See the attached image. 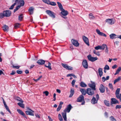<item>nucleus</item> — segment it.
Returning a JSON list of instances; mask_svg holds the SVG:
<instances>
[{
  "mask_svg": "<svg viewBox=\"0 0 121 121\" xmlns=\"http://www.w3.org/2000/svg\"><path fill=\"white\" fill-rule=\"evenodd\" d=\"M77 102H82L81 104L82 105H84L85 104L84 97L82 95H80L77 98Z\"/></svg>",
  "mask_w": 121,
  "mask_h": 121,
  "instance_id": "f257e3e1",
  "label": "nucleus"
},
{
  "mask_svg": "<svg viewBox=\"0 0 121 121\" xmlns=\"http://www.w3.org/2000/svg\"><path fill=\"white\" fill-rule=\"evenodd\" d=\"M3 13L4 16L9 17L11 15V13L10 10H6L4 11L3 12Z\"/></svg>",
  "mask_w": 121,
  "mask_h": 121,
  "instance_id": "f03ea898",
  "label": "nucleus"
},
{
  "mask_svg": "<svg viewBox=\"0 0 121 121\" xmlns=\"http://www.w3.org/2000/svg\"><path fill=\"white\" fill-rule=\"evenodd\" d=\"M87 57L89 60L91 62H94L98 59L97 57H92L91 54H89L87 56Z\"/></svg>",
  "mask_w": 121,
  "mask_h": 121,
  "instance_id": "7ed1b4c3",
  "label": "nucleus"
},
{
  "mask_svg": "<svg viewBox=\"0 0 121 121\" xmlns=\"http://www.w3.org/2000/svg\"><path fill=\"white\" fill-rule=\"evenodd\" d=\"M46 12L50 17L53 18L55 17V13L53 12L50 10H46Z\"/></svg>",
  "mask_w": 121,
  "mask_h": 121,
  "instance_id": "20e7f679",
  "label": "nucleus"
},
{
  "mask_svg": "<svg viewBox=\"0 0 121 121\" xmlns=\"http://www.w3.org/2000/svg\"><path fill=\"white\" fill-rule=\"evenodd\" d=\"M93 91L91 88H88L86 89L87 94L89 95L92 96L94 94Z\"/></svg>",
  "mask_w": 121,
  "mask_h": 121,
  "instance_id": "39448f33",
  "label": "nucleus"
},
{
  "mask_svg": "<svg viewBox=\"0 0 121 121\" xmlns=\"http://www.w3.org/2000/svg\"><path fill=\"white\" fill-rule=\"evenodd\" d=\"M111 100L110 104L111 105L117 104H119V103L118 101L115 98H112Z\"/></svg>",
  "mask_w": 121,
  "mask_h": 121,
  "instance_id": "423d86ee",
  "label": "nucleus"
},
{
  "mask_svg": "<svg viewBox=\"0 0 121 121\" xmlns=\"http://www.w3.org/2000/svg\"><path fill=\"white\" fill-rule=\"evenodd\" d=\"M61 65L64 68L67 69L72 70L73 69L72 67L68 66L66 64L62 63H61Z\"/></svg>",
  "mask_w": 121,
  "mask_h": 121,
  "instance_id": "0eeeda50",
  "label": "nucleus"
},
{
  "mask_svg": "<svg viewBox=\"0 0 121 121\" xmlns=\"http://www.w3.org/2000/svg\"><path fill=\"white\" fill-rule=\"evenodd\" d=\"M82 38L85 43L88 46H89L90 44L88 38L84 35L82 36Z\"/></svg>",
  "mask_w": 121,
  "mask_h": 121,
  "instance_id": "6e6552de",
  "label": "nucleus"
},
{
  "mask_svg": "<svg viewBox=\"0 0 121 121\" xmlns=\"http://www.w3.org/2000/svg\"><path fill=\"white\" fill-rule=\"evenodd\" d=\"M82 64L83 67L85 69L88 68V64L87 60H83Z\"/></svg>",
  "mask_w": 121,
  "mask_h": 121,
  "instance_id": "1a4fd4ad",
  "label": "nucleus"
},
{
  "mask_svg": "<svg viewBox=\"0 0 121 121\" xmlns=\"http://www.w3.org/2000/svg\"><path fill=\"white\" fill-rule=\"evenodd\" d=\"M89 86L93 90H96L95 85L94 82H92V83H89L88 84Z\"/></svg>",
  "mask_w": 121,
  "mask_h": 121,
  "instance_id": "9d476101",
  "label": "nucleus"
},
{
  "mask_svg": "<svg viewBox=\"0 0 121 121\" xmlns=\"http://www.w3.org/2000/svg\"><path fill=\"white\" fill-rule=\"evenodd\" d=\"M60 10L61 11V13L63 16H66L68 14V12L66 10H65L63 8Z\"/></svg>",
  "mask_w": 121,
  "mask_h": 121,
  "instance_id": "9b49d317",
  "label": "nucleus"
},
{
  "mask_svg": "<svg viewBox=\"0 0 121 121\" xmlns=\"http://www.w3.org/2000/svg\"><path fill=\"white\" fill-rule=\"evenodd\" d=\"M71 42L72 44L74 45L76 47H78L79 45V44L78 43V41L74 40L73 39H72L71 40Z\"/></svg>",
  "mask_w": 121,
  "mask_h": 121,
  "instance_id": "f8f14e48",
  "label": "nucleus"
},
{
  "mask_svg": "<svg viewBox=\"0 0 121 121\" xmlns=\"http://www.w3.org/2000/svg\"><path fill=\"white\" fill-rule=\"evenodd\" d=\"M72 108V107L71 104H69L67 106V108L64 110V112H69Z\"/></svg>",
  "mask_w": 121,
  "mask_h": 121,
  "instance_id": "ddd939ff",
  "label": "nucleus"
},
{
  "mask_svg": "<svg viewBox=\"0 0 121 121\" xmlns=\"http://www.w3.org/2000/svg\"><path fill=\"white\" fill-rule=\"evenodd\" d=\"M45 62V61L42 59H40L38 60L37 62V63L39 65H43L44 64Z\"/></svg>",
  "mask_w": 121,
  "mask_h": 121,
  "instance_id": "4468645a",
  "label": "nucleus"
},
{
  "mask_svg": "<svg viewBox=\"0 0 121 121\" xmlns=\"http://www.w3.org/2000/svg\"><path fill=\"white\" fill-rule=\"evenodd\" d=\"M99 89L101 93H103L105 92V88L104 86L102 84H101L100 85Z\"/></svg>",
  "mask_w": 121,
  "mask_h": 121,
  "instance_id": "2eb2a0df",
  "label": "nucleus"
},
{
  "mask_svg": "<svg viewBox=\"0 0 121 121\" xmlns=\"http://www.w3.org/2000/svg\"><path fill=\"white\" fill-rule=\"evenodd\" d=\"M96 30L97 33L100 36H103L105 37L107 36L105 34L100 32V31L99 30L97 29Z\"/></svg>",
  "mask_w": 121,
  "mask_h": 121,
  "instance_id": "dca6fc26",
  "label": "nucleus"
},
{
  "mask_svg": "<svg viewBox=\"0 0 121 121\" xmlns=\"http://www.w3.org/2000/svg\"><path fill=\"white\" fill-rule=\"evenodd\" d=\"M17 111L19 114L22 115L24 117L26 118V115L20 109H17Z\"/></svg>",
  "mask_w": 121,
  "mask_h": 121,
  "instance_id": "f3484780",
  "label": "nucleus"
},
{
  "mask_svg": "<svg viewBox=\"0 0 121 121\" xmlns=\"http://www.w3.org/2000/svg\"><path fill=\"white\" fill-rule=\"evenodd\" d=\"M110 38L111 39H114L117 38V35H116L115 34L112 33L109 35Z\"/></svg>",
  "mask_w": 121,
  "mask_h": 121,
  "instance_id": "a211bd4d",
  "label": "nucleus"
},
{
  "mask_svg": "<svg viewBox=\"0 0 121 121\" xmlns=\"http://www.w3.org/2000/svg\"><path fill=\"white\" fill-rule=\"evenodd\" d=\"M3 103L4 104V105L5 108L6 109V110L8 111L10 114H11V111L9 110L8 107V106L6 104V103L5 102V101L4 99V101H3Z\"/></svg>",
  "mask_w": 121,
  "mask_h": 121,
  "instance_id": "6ab92c4d",
  "label": "nucleus"
},
{
  "mask_svg": "<svg viewBox=\"0 0 121 121\" xmlns=\"http://www.w3.org/2000/svg\"><path fill=\"white\" fill-rule=\"evenodd\" d=\"M3 29L5 32H8L9 31V27L6 25H4L2 27Z\"/></svg>",
  "mask_w": 121,
  "mask_h": 121,
  "instance_id": "aec40b11",
  "label": "nucleus"
},
{
  "mask_svg": "<svg viewBox=\"0 0 121 121\" xmlns=\"http://www.w3.org/2000/svg\"><path fill=\"white\" fill-rule=\"evenodd\" d=\"M98 100L96 99L95 97H93L91 100V103L93 104H94L97 103Z\"/></svg>",
  "mask_w": 121,
  "mask_h": 121,
  "instance_id": "412c9836",
  "label": "nucleus"
},
{
  "mask_svg": "<svg viewBox=\"0 0 121 121\" xmlns=\"http://www.w3.org/2000/svg\"><path fill=\"white\" fill-rule=\"evenodd\" d=\"M106 22L112 25L114 24V22L111 19H107L106 20Z\"/></svg>",
  "mask_w": 121,
  "mask_h": 121,
  "instance_id": "4be33fe9",
  "label": "nucleus"
},
{
  "mask_svg": "<svg viewBox=\"0 0 121 121\" xmlns=\"http://www.w3.org/2000/svg\"><path fill=\"white\" fill-rule=\"evenodd\" d=\"M80 91L82 93V95H85L87 93V91L84 89H81L80 90Z\"/></svg>",
  "mask_w": 121,
  "mask_h": 121,
  "instance_id": "5701e85b",
  "label": "nucleus"
},
{
  "mask_svg": "<svg viewBox=\"0 0 121 121\" xmlns=\"http://www.w3.org/2000/svg\"><path fill=\"white\" fill-rule=\"evenodd\" d=\"M62 114L64 120L65 121H66L67 117L66 115V112H62Z\"/></svg>",
  "mask_w": 121,
  "mask_h": 121,
  "instance_id": "b1692460",
  "label": "nucleus"
},
{
  "mask_svg": "<svg viewBox=\"0 0 121 121\" xmlns=\"http://www.w3.org/2000/svg\"><path fill=\"white\" fill-rule=\"evenodd\" d=\"M19 5L21 6H23L24 5V0H19L18 2Z\"/></svg>",
  "mask_w": 121,
  "mask_h": 121,
  "instance_id": "393cba45",
  "label": "nucleus"
},
{
  "mask_svg": "<svg viewBox=\"0 0 121 121\" xmlns=\"http://www.w3.org/2000/svg\"><path fill=\"white\" fill-rule=\"evenodd\" d=\"M26 113L27 115H29L32 116H34V114L33 113L34 112H32V111H26Z\"/></svg>",
  "mask_w": 121,
  "mask_h": 121,
  "instance_id": "a878e982",
  "label": "nucleus"
},
{
  "mask_svg": "<svg viewBox=\"0 0 121 121\" xmlns=\"http://www.w3.org/2000/svg\"><path fill=\"white\" fill-rule=\"evenodd\" d=\"M98 72L99 75L100 77L102 76L103 75L102 69L101 68H99L98 69Z\"/></svg>",
  "mask_w": 121,
  "mask_h": 121,
  "instance_id": "bb28decb",
  "label": "nucleus"
},
{
  "mask_svg": "<svg viewBox=\"0 0 121 121\" xmlns=\"http://www.w3.org/2000/svg\"><path fill=\"white\" fill-rule=\"evenodd\" d=\"M18 0H17V2H16V0H15V1H13V2H15V3L12 5L9 8V9H13L14 6L16 4V3H18Z\"/></svg>",
  "mask_w": 121,
  "mask_h": 121,
  "instance_id": "cd10ccee",
  "label": "nucleus"
},
{
  "mask_svg": "<svg viewBox=\"0 0 121 121\" xmlns=\"http://www.w3.org/2000/svg\"><path fill=\"white\" fill-rule=\"evenodd\" d=\"M120 91V89L119 88H117L116 90L115 93V95L116 97L119 95Z\"/></svg>",
  "mask_w": 121,
  "mask_h": 121,
  "instance_id": "c85d7f7f",
  "label": "nucleus"
},
{
  "mask_svg": "<svg viewBox=\"0 0 121 121\" xmlns=\"http://www.w3.org/2000/svg\"><path fill=\"white\" fill-rule=\"evenodd\" d=\"M70 95H69V97H71L73 96V94L74 93V90L73 89H71L70 91Z\"/></svg>",
  "mask_w": 121,
  "mask_h": 121,
  "instance_id": "c756f323",
  "label": "nucleus"
},
{
  "mask_svg": "<svg viewBox=\"0 0 121 121\" xmlns=\"http://www.w3.org/2000/svg\"><path fill=\"white\" fill-rule=\"evenodd\" d=\"M104 104L107 106H110V103L109 102L106 100H105L104 101Z\"/></svg>",
  "mask_w": 121,
  "mask_h": 121,
  "instance_id": "7c9ffc66",
  "label": "nucleus"
},
{
  "mask_svg": "<svg viewBox=\"0 0 121 121\" xmlns=\"http://www.w3.org/2000/svg\"><path fill=\"white\" fill-rule=\"evenodd\" d=\"M80 85L82 87H85L87 86V85L83 82L80 83Z\"/></svg>",
  "mask_w": 121,
  "mask_h": 121,
  "instance_id": "2f4dec72",
  "label": "nucleus"
},
{
  "mask_svg": "<svg viewBox=\"0 0 121 121\" xmlns=\"http://www.w3.org/2000/svg\"><path fill=\"white\" fill-rule=\"evenodd\" d=\"M34 9V8L32 7H30L29 9L28 10L29 11L31 14L33 13Z\"/></svg>",
  "mask_w": 121,
  "mask_h": 121,
  "instance_id": "473e14b6",
  "label": "nucleus"
},
{
  "mask_svg": "<svg viewBox=\"0 0 121 121\" xmlns=\"http://www.w3.org/2000/svg\"><path fill=\"white\" fill-rule=\"evenodd\" d=\"M22 103H22L21 102V103L19 102L17 104L20 107L23 108H24L25 107V105Z\"/></svg>",
  "mask_w": 121,
  "mask_h": 121,
  "instance_id": "72a5a7b5",
  "label": "nucleus"
},
{
  "mask_svg": "<svg viewBox=\"0 0 121 121\" xmlns=\"http://www.w3.org/2000/svg\"><path fill=\"white\" fill-rule=\"evenodd\" d=\"M45 66L46 67L48 68V69L50 70H51L52 69V68L51 67V64L49 62H48V66L45 65Z\"/></svg>",
  "mask_w": 121,
  "mask_h": 121,
  "instance_id": "f704fd0d",
  "label": "nucleus"
},
{
  "mask_svg": "<svg viewBox=\"0 0 121 121\" xmlns=\"http://www.w3.org/2000/svg\"><path fill=\"white\" fill-rule=\"evenodd\" d=\"M121 79V77H119L117 79H115L114 81V84H115L116 82H118Z\"/></svg>",
  "mask_w": 121,
  "mask_h": 121,
  "instance_id": "c9c22d12",
  "label": "nucleus"
},
{
  "mask_svg": "<svg viewBox=\"0 0 121 121\" xmlns=\"http://www.w3.org/2000/svg\"><path fill=\"white\" fill-rule=\"evenodd\" d=\"M121 70V67H119L117 70L116 73L114 74V75H115L118 74Z\"/></svg>",
  "mask_w": 121,
  "mask_h": 121,
  "instance_id": "e433bc0d",
  "label": "nucleus"
},
{
  "mask_svg": "<svg viewBox=\"0 0 121 121\" xmlns=\"http://www.w3.org/2000/svg\"><path fill=\"white\" fill-rule=\"evenodd\" d=\"M93 52L94 54H96L98 56H100V54L99 53V52H97L95 50H93Z\"/></svg>",
  "mask_w": 121,
  "mask_h": 121,
  "instance_id": "4c0bfd02",
  "label": "nucleus"
},
{
  "mask_svg": "<svg viewBox=\"0 0 121 121\" xmlns=\"http://www.w3.org/2000/svg\"><path fill=\"white\" fill-rule=\"evenodd\" d=\"M16 99L18 101H20L22 103H23V101L19 97H17L16 98Z\"/></svg>",
  "mask_w": 121,
  "mask_h": 121,
  "instance_id": "58836bf2",
  "label": "nucleus"
},
{
  "mask_svg": "<svg viewBox=\"0 0 121 121\" xmlns=\"http://www.w3.org/2000/svg\"><path fill=\"white\" fill-rule=\"evenodd\" d=\"M57 3L58 4L60 10L63 9L61 3L59 2H57Z\"/></svg>",
  "mask_w": 121,
  "mask_h": 121,
  "instance_id": "ea45409f",
  "label": "nucleus"
},
{
  "mask_svg": "<svg viewBox=\"0 0 121 121\" xmlns=\"http://www.w3.org/2000/svg\"><path fill=\"white\" fill-rule=\"evenodd\" d=\"M89 18L90 19H94L95 17L93 16V14L92 13H90L89 14Z\"/></svg>",
  "mask_w": 121,
  "mask_h": 121,
  "instance_id": "a19ab883",
  "label": "nucleus"
},
{
  "mask_svg": "<svg viewBox=\"0 0 121 121\" xmlns=\"http://www.w3.org/2000/svg\"><path fill=\"white\" fill-rule=\"evenodd\" d=\"M107 46L106 44H103L102 45L100 46L101 49L104 50Z\"/></svg>",
  "mask_w": 121,
  "mask_h": 121,
  "instance_id": "79ce46f5",
  "label": "nucleus"
},
{
  "mask_svg": "<svg viewBox=\"0 0 121 121\" xmlns=\"http://www.w3.org/2000/svg\"><path fill=\"white\" fill-rule=\"evenodd\" d=\"M20 26V24L18 23H15L14 25V27L15 29L19 27Z\"/></svg>",
  "mask_w": 121,
  "mask_h": 121,
  "instance_id": "37998d69",
  "label": "nucleus"
},
{
  "mask_svg": "<svg viewBox=\"0 0 121 121\" xmlns=\"http://www.w3.org/2000/svg\"><path fill=\"white\" fill-rule=\"evenodd\" d=\"M21 6L18 5L17 6V7L15 9H14V12L15 13V12Z\"/></svg>",
  "mask_w": 121,
  "mask_h": 121,
  "instance_id": "c03bdc74",
  "label": "nucleus"
},
{
  "mask_svg": "<svg viewBox=\"0 0 121 121\" xmlns=\"http://www.w3.org/2000/svg\"><path fill=\"white\" fill-rule=\"evenodd\" d=\"M42 1L44 3L48 4H49L50 3V1L49 0H42Z\"/></svg>",
  "mask_w": 121,
  "mask_h": 121,
  "instance_id": "a18cd8bd",
  "label": "nucleus"
},
{
  "mask_svg": "<svg viewBox=\"0 0 121 121\" xmlns=\"http://www.w3.org/2000/svg\"><path fill=\"white\" fill-rule=\"evenodd\" d=\"M23 15L22 14H21L18 16V20H19L21 21L23 19Z\"/></svg>",
  "mask_w": 121,
  "mask_h": 121,
  "instance_id": "49530a36",
  "label": "nucleus"
},
{
  "mask_svg": "<svg viewBox=\"0 0 121 121\" xmlns=\"http://www.w3.org/2000/svg\"><path fill=\"white\" fill-rule=\"evenodd\" d=\"M58 116L59 119L60 121H63V119L60 114H59Z\"/></svg>",
  "mask_w": 121,
  "mask_h": 121,
  "instance_id": "de8ad7c7",
  "label": "nucleus"
},
{
  "mask_svg": "<svg viewBox=\"0 0 121 121\" xmlns=\"http://www.w3.org/2000/svg\"><path fill=\"white\" fill-rule=\"evenodd\" d=\"M51 5L52 6H55L56 5V3L53 2H50V3H49V4Z\"/></svg>",
  "mask_w": 121,
  "mask_h": 121,
  "instance_id": "09e8293b",
  "label": "nucleus"
},
{
  "mask_svg": "<svg viewBox=\"0 0 121 121\" xmlns=\"http://www.w3.org/2000/svg\"><path fill=\"white\" fill-rule=\"evenodd\" d=\"M100 46H98L95 47V50H98L99 49H101Z\"/></svg>",
  "mask_w": 121,
  "mask_h": 121,
  "instance_id": "8fccbe9b",
  "label": "nucleus"
},
{
  "mask_svg": "<svg viewBox=\"0 0 121 121\" xmlns=\"http://www.w3.org/2000/svg\"><path fill=\"white\" fill-rule=\"evenodd\" d=\"M43 93L44 94H45V95L46 96H47L48 95L49 93L48 91H45L43 92Z\"/></svg>",
  "mask_w": 121,
  "mask_h": 121,
  "instance_id": "3c124183",
  "label": "nucleus"
},
{
  "mask_svg": "<svg viewBox=\"0 0 121 121\" xmlns=\"http://www.w3.org/2000/svg\"><path fill=\"white\" fill-rule=\"evenodd\" d=\"M116 97L118 99H119L120 101L121 102V93L118 95Z\"/></svg>",
  "mask_w": 121,
  "mask_h": 121,
  "instance_id": "603ef678",
  "label": "nucleus"
},
{
  "mask_svg": "<svg viewBox=\"0 0 121 121\" xmlns=\"http://www.w3.org/2000/svg\"><path fill=\"white\" fill-rule=\"evenodd\" d=\"M108 85L109 87L112 90H113V87H112V84L109 83V84Z\"/></svg>",
  "mask_w": 121,
  "mask_h": 121,
  "instance_id": "864d4df0",
  "label": "nucleus"
},
{
  "mask_svg": "<svg viewBox=\"0 0 121 121\" xmlns=\"http://www.w3.org/2000/svg\"><path fill=\"white\" fill-rule=\"evenodd\" d=\"M75 82V80H74V79H73L72 81V83H71L72 85V86L73 87L74 86Z\"/></svg>",
  "mask_w": 121,
  "mask_h": 121,
  "instance_id": "5fc2aeb1",
  "label": "nucleus"
},
{
  "mask_svg": "<svg viewBox=\"0 0 121 121\" xmlns=\"http://www.w3.org/2000/svg\"><path fill=\"white\" fill-rule=\"evenodd\" d=\"M116 109H117L118 108L120 109L121 108V105H117L115 107Z\"/></svg>",
  "mask_w": 121,
  "mask_h": 121,
  "instance_id": "6e6d98bb",
  "label": "nucleus"
},
{
  "mask_svg": "<svg viewBox=\"0 0 121 121\" xmlns=\"http://www.w3.org/2000/svg\"><path fill=\"white\" fill-rule=\"evenodd\" d=\"M104 69L109 70V66L107 65H106L104 67Z\"/></svg>",
  "mask_w": 121,
  "mask_h": 121,
  "instance_id": "4d7b16f0",
  "label": "nucleus"
},
{
  "mask_svg": "<svg viewBox=\"0 0 121 121\" xmlns=\"http://www.w3.org/2000/svg\"><path fill=\"white\" fill-rule=\"evenodd\" d=\"M62 107L61 106H59L58 108L57 109V112L59 111L61 108Z\"/></svg>",
  "mask_w": 121,
  "mask_h": 121,
  "instance_id": "13d9d810",
  "label": "nucleus"
},
{
  "mask_svg": "<svg viewBox=\"0 0 121 121\" xmlns=\"http://www.w3.org/2000/svg\"><path fill=\"white\" fill-rule=\"evenodd\" d=\"M12 67L14 68L18 69L19 68V67H20V66H14V65H13L12 66Z\"/></svg>",
  "mask_w": 121,
  "mask_h": 121,
  "instance_id": "bf43d9fd",
  "label": "nucleus"
},
{
  "mask_svg": "<svg viewBox=\"0 0 121 121\" xmlns=\"http://www.w3.org/2000/svg\"><path fill=\"white\" fill-rule=\"evenodd\" d=\"M111 120L112 121H116V120L114 118L113 116H111L110 117Z\"/></svg>",
  "mask_w": 121,
  "mask_h": 121,
  "instance_id": "052dcab7",
  "label": "nucleus"
},
{
  "mask_svg": "<svg viewBox=\"0 0 121 121\" xmlns=\"http://www.w3.org/2000/svg\"><path fill=\"white\" fill-rule=\"evenodd\" d=\"M4 16V15L3 13H0V18H3Z\"/></svg>",
  "mask_w": 121,
  "mask_h": 121,
  "instance_id": "680f3d73",
  "label": "nucleus"
},
{
  "mask_svg": "<svg viewBox=\"0 0 121 121\" xmlns=\"http://www.w3.org/2000/svg\"><path fill=\"white\" fill-rule=\"evenodd\" d=\"M17 72L18 74H20L22 73V71L19 70H17Z\"/></svg>",
  "mask_w": 121,
  "mask_h": 121,
  "instance_id": "e2e57ef3",
  "label": "nucleus"
},
{
  "mask_svg": "<svg viewBox=\"0 0 121 121\" xmlns=\"http://www.w3.org/2000/svg\"><path fill=\"white\" fill-rule=\"evenodd\" d=\"M105 48L106 49L105 50V52L106 53L108 54V50L107 46Z\"/></svg>",
  "mask_w": 121,
  "mask_h": 121,
  "instance_id": "0e129e2a",
  "label": "nucleus"
},
{
  "mask_svg": "<svg viewBox=\"0 0 121 121\" xmlns=\"http://www.w3.org/2000/svg\"><path fill=\"white\" fill-rule=\"evenodd\" d=\"M73 73L68 74L66 76L67 77H68L69 76H70V77L73 76Z\"/></svg>",
  "mask_w": 121,
  "mask_h": 121,
  "instance_id": "69168bd1",
  "label": "nucleus"
},
{
  "mask_svg": "<svg viewBox=\"0 0 121 121\" xmlns=\"http://www.w3.org/2000/svg\"><path fill=\"white\" fill-rule=\"evenodd\" d=\"M117 67V65H115L112 66V68L113 69H115Z\"/></svg>",
  "mask_w": 121,
  "mask_h": 121,
  "instance_id": "338daca9",
  "label": "nucleus"
},
{
  "mask_svg": "<svg viewBox=\"0 0 121 121\" xmlns=\"http://www.w3.org/2000/svg\"><path fill=\"white\" fill-rule=\"evenodd\" d=\"M48 117L49 119V121H52V119L51 118L50 116H48Z\"/></svg>",
  "mask_w": 121,
  "mask_h": 121,
  "instance_id": "774afa93",
  "label": "nucleus"
}]
</instances>
